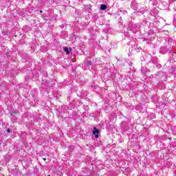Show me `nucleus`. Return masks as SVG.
Instances as JSON below:
<instances>
[{"label": "nucleus", "mask_w": 176, "mask_h": 176, "mask_svg": "<svg viewBox=\"0 0 176 176\" xmlns=\"http://www.w3.org/2000/svg\"><path fill=\"white\" fill-rule=\"evenodd\" d=\"M131 8L133 9V10H138L139 13H145V8L142 7V10H140V6L137 5V3L135 2H132L131 3Z\"/></svg>", "instance_id": "1"}, {"label": "nucleus", "mask_w": 176, "mask_h": 176, "mask_svg": "<svg viewBox=\"0 0 176 176\" xmlns=\"http://www.w3.org/2000/svg\"><path fill=\"white\" fill-rule=\"evenodd\" d=\"M89 65H93V63L91 60H85V64L82 65V68L84 69H90V67Z\"/></svg>", "instance_id": "2"}, {"label": "nucleus", "mask_w": 176, "mask_h": 176, "mask_svg": "<svg viewBox=\"0 0 176 176\" xmlns=\"http://www.w3.org/2000/svg\"><path fill=\"white\" fill-rule=\"evenodd\" d=\"M150 14H151V16H157V14H159V10L155 8L154 9L151 10Z\"/></svg>", "instance_id": "3"}, {"label": "nucleus", "mask_w": 176, "mask_h": 176, "mask_svg": "<svg viewBox=\"0 0 176 176\" xmlns=\"http://www.w3.org/2000/svg\"><path fill=\"white\" fill-rule=\"evenodd\" d=\"M168 52H170V50H168V49L166 46L162 47L160 49V52L162 53V54H166V53H168Z\"/></svg>", "instance_id": "4"}, {"label": "nucleus", "mask_w": 176, "mask_h": 176, "mask_svg": "<svg viewBox=\"0 0 176 176\" xmlns=\"http://www.w3.org/2000/svg\"><path fill=\"white\" fill-rule=\"evenodd\" d=\"M131 30L133 32L136 33L137 31L140 30V26L137 25L136 24L132 25Z\"/></svg>", "instance_id": "5"}, {"label": "nucleus", "mask_w": 176, "mask_h": 176, "mask_svg": "<svg viewBox=\"0 0 176 176\" xmlns=\"http://www.w3.org/2000/svg\"><path fill=\"white\" fill-rule=\"evenodd\" d=\"M93 134L95 135V138H98V134H100V131L97 128H94Z\"/></svg>", "instance_id": "6"}, {"label": "nucleus", "mask_w": 176, "mask_h": 176, "mask_svg": "<svg viewBox=\"0 0 176 176\" xmlns=\"http://www.w3.org/2000/svg\"><path fill=\"white\" fill-rule=\"evenodd\" d=\"M63 50L66 53V54H69V52H71V50H72V48H71V47L67 48V47H65Z\"/></svg>", "instance_id": "7"}, {"label": "nucleus", "mask_w": 176, "mask_h": 176, "mask_svg": "<svg viewBox=\"0 0 176 176\" xmlns=\"http://www.w3.org/2000/svg\"><path fill=\"white\" fill-rule=\"evenodd\" d=\"M171 130L173 131V134H174V135H176V126H172Z\"/></svg>", "instance_id": "8"}, {"label": "nucleus", "mask_w": 176, "mask_h": 176, "mask_svg": "<svg viewBox=\"0 0 176 176\" xmlns=\"http://www.w3.org/2000/svg\"><path fill=\"white\" fill-rule=\"evenodd\" d=\"M100 9H101V10H105V9H107V5H105V4H102V5L100 6Z\"/></svg>", "instance_id": "9"}, {"label": "nucleus", "mask_w": 176, "mask_h": 176, "mask_svg": "<svg viewBox=\"0 0 176 176\" xmlns=\"http://www.w3.org/2000/svg\"><path fill=\"white\" fill-rule=\"evenodd\" d=\"M16 114H17V112L16 111L11 112V116H14Z\"/></svg>", "instance_id": "10"}, {"label": "nucleus", "mask_w": 176, "mask_h": 176, "mask_svg": "<svg viewBox=\"0 0 176 176\" xmlns=\"http://www.w3.org/2000/svg\"><path fill=\"white\" fill-rule=\"evenodd\" d=\"M96 71V66L93 65L92 67L89 69V71Z\"/></svg>", "instance_id": "11"}, {"label": "nucleus", "mask_w": 176, "mask_h": 176, "mask_svg": "<svg viewBox=\"0 0 176 176\" xmlns=\"http://www.w3.org/2000/svg\"><path fill=\"white\" fill-rule=\"evenodd\" d=\"M6 131L8 133L10 134V133H12V131H10V129L8 128Z\"/></svg>", "instance_id": "12"}, {"label": "nucleus", "mask_w": 176, "mask_h": 176, "mask_svg": "<svg viewBox=\"0 0 176 176\" xmlns=\"http://www.w3.org/2000/svg\"><path fill=\"white\" fill-rule=\"evenodd\" d=\"M173 23L176 27V19L175 18H174Z\"/></svg>", "instance_id": "13"}, {"label": "nucleus", "mask_w": 176, "mask_h": 176, "mask_svg": "<svg viewBox=\"0 0 176 176\" xmlns=\"http://www.w3.org/2000/svg\"><path fill=\"white\" fill-rule=\"evenodd\" d=\"M157 68H162V65L160 64L157 65Z\"/></svg>", "instance_id": "14"}, {"label": "nucleus", "mask_w": 176, "mask_h": 176, "mask_svg": "<svg viewBox=\"0 0 176 176\" xmlns=\"http://www.w3.org/2000/svg\"><path fill=\"white\" fill-rule=\"evenodd\" d=\"M176 56V54L175 52L172 53V57H175Z\"/></svg>", "instance_id": "15"}, {"label": "nucleus", "mask_w": 176, "mask_h": 176, "mask_svg": "<svg viewBox=\"0 0 176 176\" xmlns=\"http://www.w3.org/2000/svg\"><path fill=\"white\" fill-rule=\"evenodd\" d=\"M140 10H142V8H140Z\"/></svg>", "instance_id": "16"}, {"label": "nucleus", "mask_w": 176, "mask_h": 176, "mask_svg": "<svg viewBox=\"0 0 176 176\" xmlns=\"http://www.w3.org/2000/svg\"><path fill=\"white\" fill-rule=\"evenodd\" d=\"M43 160H44V162H45V160H46V158H43Z\"/></svg>", "instance_id": "17"}, {"label": "nucleus", "mask_w": 176, "mask_h": 176, "mask_svg": "<svg viewBox=\"0 0 176 176\" xmlns=\"http://www.w3.org/2000/svg\"><path fill=\"white\" fill-rule=\"evenodd\" d=\"M43 11L41 10V11H40V13H43Z\"/></svg>", "instance_id": "18"}, {"label": "nucleus", "mask_w": 176, "mask_h": 176, "mask_svg": "<svg viewBox=\"0 0 176 176\" xmlns=\"http://www.w3.org/2000/svg\"><path fill=\"white\" fill-rule=\"evenodd\" d=\"M47 176H50V175H48Z\"/></svg>", "instance_id": "19"}]
</instances>
